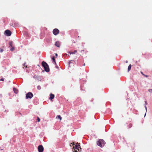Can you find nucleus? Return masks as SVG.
Wrapping results in <instances>:
<instances>
[{"instance_id": "4be33fe9", "label": "nucleus", "mask_w": 152, "mask_h": 152, "mask_svg": "<svg viewBox=\"0 0 152 152\" xmlns=\"http://www.w3.org/2000/svg\"><path fill=\"white\" fill-rule=\"evenodd\" d=\"M148 91L149 92L152 93V89H149Z\"/></svg>"}, {"instance_id": "9d476101", "label": "nucleus", "mask_w": 152, "mask_h": 152, "mask_svg": "<svg viewBox=\"0 0 152 152\" xmlns=\"http://www.w3.org/2000/svg\"><path fill=\"white\" fill-rule=\"evenodd\" d=\"M77 52V51L76 50H75L74 52H71L70 51L69 52V53L70 54H75Z\"/></svg>"}, {"instance_id": "bb28decb", "label": "nucleus", "mask_w": 152, "mask_h": 152, "mask_svg": "<svg viewBox=\"0 0 152 152\" xmlns=\"http://www.w3.org/2000/svg\"><path fill=\"white\" fill-rule=\"evenodd\" d=\"M55 54L56 56H58V54L57 53H55Z\"/></svg>"}, {"instance_id": "4468645a", "label": "nucleus", "mask_w": 152, "mask_h": 152, "mask_svg": "<svg viewBox=\"0 0 152 152\" xmlns=\"http://www.w3.org/2000/svg\"><path fill=\"white\" fill-rule=\"evenodd\" d=\"M131 64H130L129 66H128V71H130L131 69Z\"/></svg>"}, {"instance_id": "5701e85b", "label": "nucleus", "mask_w": 152, "mask_h": 152, "mask_svg": "<svg viewBox=\"0 0 152 152\" xmlns=\"http://www.w3.org/2000/svg\"><path fill=\"white\" fill-rule=\"evenodd\" d=\"M4 78H2L0 79V80L1 81H4Z\"/></svg>"}, {"instance_id": "a878e982", "label": "nucleus", "mask_w": 152, "mask_h": 152, "mask_svg": "<svg viewBox=\"0 0 152 152\" xmlns=\"http://www.w3.org/2000/svg\"><path fill=\"white\" fill-rule=\"evenodd\" d=\"M141 74H142L143 75V76H144V75H145V74H144L142 72H141Z\"/></svg>"}, {"instance_id": "ddd939ff", "label": "nucleus", "mask_w": 152, "mask_h": 152, "mask_svg": "<svg viewBox=\"0 0 152 152\" xmlns=\"http://www.w3.org/2000/svg\"><path fill=\"white\" fill-rule=\"evenodd\" d=\"M52 59L53 61V62L55 64H56V61H55V57H53L52 58Z\"/></svg>"}, {"instance_id": "6e6552de", "label": "nucleus", "mask_w": 152, "mask_h": 152, "mask_svg": "<svg viewBox=\"0 0 152 152\" xmlns=\"http://www.w3.org/2000/svg\"><path fill=\"white\" fill-rule=\"evenodd\" d=\"M54 94H51L50 95V99L51 100L54 98Z\"/></svg>"}, {"instance_id": "9b49d317", "label": "nucleus", "mask_w": 152, "mask_h": 152, "mask_svg": "<svg viewBox=\"0 0 152 152\" xmlns=\"http://www.w3.org/2000/svg\"><path fill=\"white\" fill-rule=\"evenodd\" d=\"M13 91H14V92L15 93H16V94L18 93V91L17 89H16L15 88H13Z\"/></svg>"}, {"instance_id": "412c9836", "label": "nucleus", "mask_w": 152, "mask_h": 152, "mask_svg": "<svg viewBox=\"0 0 152 152\" xmlns=\"http://www.w3.org/2000/svg\"><path fill=\"white\" fill-rule=\"evenodd\" d=\"M37 121L39 122L40 121V118H39V117H37Z\"/></svg>"}, {"instance_id": "f03ea898", "label": "nucleus", "mask_w": 152, "mask_h": 152, "mask_svg": "<svg viewBox=\"0 0 152 152\" xmlns=\"http://www.w3.org/2000/svg\"><path fill=\"white\" fill-rule=\"evenodd\" d=\"M42 65L44 68L46 72H48L50 71L49 66L46 62L44 61H42Z\"/></svg>"}, {"instance_id": "dca6fc26", "label": "nucleus", "mask_w": 152, "mask_h": 152, "mask_svg": "<svg viewBox=\"0 0 152 152\" xmlns=\"http://www.w3.org/2000/svg\"><path fill=\"white\" fill-rule=\"evenodd\" d=\"M74 145H75V143H74V142H73V143H71L70 144V146L71 147H72V146Z\"/></svg>"}, {"instance_id": "1a4fd4ad", "label": "nucleus", "mask_w": 152, "mask_h": 152, "mask_svg": "<svg viewBox=\"0 0 152 152\" xmlns=\"http://www.w3.org/2000/svg\"><path fill=\"white\" fill-rule=\"evenodd\" d=\"M55 45L58 47H59L60 46V43L59 41H57L55 43Z\"/></svg>"}, {"instance_id": "6ab92c4d", "label": "nucleus", "mask_w": 152, "mask_h": 152, "mask_svg": "<svg viewBox=\"0 0 152 152\" xmlns=\"http://www.w3.org/2000/svg\"><path fill=\"white\" fill-rule=\"evenodd\" d=\"M11 47L12 46V42H11L9 43Z\"/></svg>"}, {"instance_id": "f8f14e48", "label": "nucleus", "mask_w": 152, "mask_h": 152, "mask_svg": "<svg viewBox=\"0 0 152 152\" xmlns=\"http://www.w3.org/2000/svg\"><path fill=\"white\" fill-rule=\"evenodd\" d=\"M56 118L57 119H59L60 120H61V117L60 115H58L56 116Z\"/></svg>"}, {"instance_id": "393cba45", "label": "nucleus", "mask_w": 152, "mask_h": 152, "mask_svg": "<svg viewBox=\"0 0 152 152\" xmlns=\"http://www.w3.org/2000/svg\"><path fill=\"white\" fill-rule=\"evenodd\" d=\"M145 77H148V76L147 75H144Z\"/></svg>"}, {"instance_id": "cd10ccee", "label": "nucleus", "mask_w": 152, "mask_h": 152, "mask_svg": "<svg viewBox=\"0 0 152 152\" xmlns=\"http://www.w3.org/2000/svg\"><path fill=\"white\" fill-rule=\"evenodd\" d=\"M85 64H83V66H85Z\"/></svg>"}, {"instance_id": "f3484780", "label": "nucleus", "mask_w": 152, "mask_h": 152, "mask_svg": "<svg viewBox=\"0 0 152 152\" xmlns=\"http://www.w3.org/2000/svg\"><path fill=\"white\" fill-rule=\"evenodd\" d=\"M38 77L37 75H35L34 76V78L38 79Z\"/></svg>"}, {"instance_id": "39448f33", "label": "nucleus", "mask_w": 152, "mask_h": 152, "mask_svg": "<svg viewBox=\"0 0 152 152\" xmlns=\"http://www.w3.org/2000/svg\"><path fill=\"white\" fill-rule=\"evenodd\" d=\"M4 34L7 36H10L11 35L12 33L10 30L7 29L5 31Z\"/></svg>"}, {"instance_id": "f257e3e1", "label": "nucleus", "mask_w": 152, "mask_h": 152, "mask_svg": "<svg viewBox=\"0 0 152 152\" xmlns=\"http://www.w3.org/2000/svg\"><path fill=\"white\" fill-rule=\"evenodd\" d=\"M80 144L78 142L76 143V144H75V146H73L72 149V151L73 152H78L77 150L79 151H81V148L80 147Z\"/></svg>"}, {"instance_id": "0eeeda50", "label": "nucleus", "mask_w": 152, "mask_h": 152, "mask_svg": "<svg viewBox=\"0 0 152 152\" xmlns=\"http://www.w3.org/2000/svg\"><path fill=\"white\" fill-rule=\"evenodd\" d=\"M38 151L42 152L44 150V148L42 145H39L38 147Z\"/></svg>"}, {"instance_id": "2eb2a0df", "label": "nucleus", "mask_w": 152, "mask_h": 152, "mask_svg": "<svg viewBox=\"0 0 152 152\" xmlns=\"http://www.w3.org/2000/svg\"><path fill=\"white\" fill-rule=\"evenodd\" d=\"M147 104V102L146 101H145V107L146 109V111H147V107L146 106V105Z\"/></svg>"}, {"instance_id": "7ed1b4c3", "label": "nucleus", "mask_w": 152, "mask_h": 152, "mask_svg": "<svg viewBox=\"0 0 152 152\" xmlns=\"http://www.w3.org/2000/svg\"><path fill=\"white\" fill-rule=\"evenodd\" d=\"M97 144L101 147H103L105 143L104 141L102 139H99L97 141Z\"/></svg>"}, {"instance_id": "20e7f679", "label": "nucleus", "mask_w": 152, "mask_h": 152, "mask_svg": "<svg viewBox=\"0 0 152 152\" xmlns=\"http://www.w3.org/2000/svg\"><path fill=\"white\" fill-rule=\"evenodd\" d=\"M33 96V95L31 92H29L26 94V99L28 98L31 99Z\"/></svg>"}, {"instance_id": "423d86ee", "label": "nucleus", "mask_w": 152, "mask_h": 152, "mask_svg": "<svg viewBox=\"0 0 152 152\" xmlns=\"http://www.w3.org/2000/svg\"><path fill=\"white\" fill-rule=\"evenodd\" d=\"M53 32L54 35H56L59 33V31L58 29L55 28L53 30Z\"/></svg>"}, {"instance_id": "aec40b11", "label": "nucleus", "mask_w": 152, "mask_h": 152, "mask_svg": "<svg viewBox=\"0 0 152 152\" xmlns=\"http://www.w3.org/2000/svg\"><path fill=\"white\" fill-rule=\"evenodd\" d=\"M14 50V47H12L11 49H10V50L12 51H13Z\"/></svg>"}, {"instance_id": "a211bd4d", "label": "nucleus", "mask_w": 152, "mask_h": 152, "mask_svg": "<svg viewBox=\"0 0 152 152\" xmlns=\"http://www.w3.org/2000/svg\"><path fill=\"white\" fill-rule=\"evenodd\" d=\"M37 89L39 90H40L41 89V87L40 86H37Z\"/></svg>"}, {"instance_id": "b1692460", "label": "nucleus", "mask_w": 152, "mask_h": 152, "mask_svg": "<svg viewBox=\"0 0 152 152\" xmlns=\"http://www.w3.org/2000/svg\"><path fill=\"white\" fill-rule=\"evenodd\" d=\"M3 51V49H0V52L1 53Z\"/></svg>"}]
</instances>
